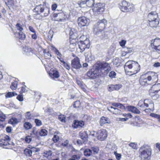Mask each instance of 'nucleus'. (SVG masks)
Listing matches in <instances>:
<instances>
[{
    "mask_svg": "<svg viewBox=\"0 0 160 160\" xmlns=\"http://www.w3.org/2000/svg\"><path fill=\"white\" fill-rule=\"evenodd\" d=\"M17 95V94L14 92H8L5 95V97L7 98H10L13 96Z\"/></svg>",
    "mask_w": 160,
    "mask_h": 160,
    "instance_id": "nucleus-33",
    "label": "nucleus"
},
{
    "mask_svg": "<svg viewBox=\"0 0 160 160\" xmlns=\"http://www.w3.org/2000/svg\"><path fill=\"white\" fill-rule=\"evenodd\" d=\"M18 122V119L15 118H12L8 121V123L11 124H14Z\"/></svg>",
    "mask_w": 160,
    "mask_h": 160,
    "instance_id": "nucleus-34",
    "label": "nucleus"
},
{
    "mask_svg": "<svg viewBox=\"0 0 160 160\" xmlns=\"http://www.w3.org/2000/svg\"><path fill=\"white\" fill-rule=\"evenodd\" d=\"M145 75H142L141 76L139 80V82L142 85H146L150 84L149 82H148L147 77H145Z\"/></svg>",
    "mask_w": 160,
    "mask_h": 160,
    "instance_id": "nucleus-17",
    "label": "nucleus"
},
{
    "mask_svg": "<svg viewBox=\"0 0 160 160\" xmlns=\"http://www.w3.org/2000/svg\"><path fill=\"white\" fill-rule=\"evenodd\" d=\"M147 78L148 82L154 81L158 78V75L156 73L153 72H149L147 73Z\"/></svg>",
    "mask_w": 160,
    "mask_h": 160,
    "instance_id": "nucleus-11",
    "label": "nucleus"
},
{
    "mask_svg": "<svg viewBox=\"0 0 160 160\" xmlns=\"http://www.w3.org/2000/svg\"><path fill=\"white\" fill-rule=\"evenodd\" d=\"M112 105L115 107L121 109H125V107L122 104L119 103H114L112 104Z\"/></svg>",
    "mask_w": 160,
    "mask_h": 160,
    "instance_id": "nucleus-29",
    "label": "nucleus"
},
{
    "mask_svg": "<svg viewBox=\"0 0 160 160\" xmlns=\"http://www.w3.org/2000/svg\"><path fill=\"white\" fill-rule=\"evenodd\" d=\"M94 0H86V3L87 6L90 7L93 6Z\"/></svg>",
    "mask_w": 160,
    "mask_h": 160,
    "instance_id": "nucleus-30",
    "label": "nucleus"
},
{
    "mask_svg": "<svg viewBox=\"0 0 160 160\" xmlns=\"http://www.w3.org/2000/svg\"><path fill=\"white\" fill-rule=\"evenodd\" d=\"M96 135L97 138L101 141L103 140L107 137V134L104 130L98 131Z\"/></svg>",
    "mask_w": 160,
    "mask_h": 160,
    "instance_id": "nucleus-10",
    "label": "nucleus"
},
{
    "mask_svg": "<svg viewBox=\"0 0 160 160\" xmlns=\"http://www.w3.org/2000/svg\"><path fill=\"white\" fill-rule=\"evenodd\" d=\"M57 7V4L56 3H54L52 4V10H55L56 9Z\"/></svg>",
    "mask_w": 160,
    "mask_h": 160,
    "instance_id": "nucleus-64",
    "label": "nucleus"
},
{
    "mask_svg": "<svg viewBox=\"0 0 160 160\" xmlns=\"http://www.w3.org/2000/svg\"><path fill=\"white\" fill-rule=\"evenodd\" d=\"M124 68L126 72H133V73H136L140 70V65L136 61H128L125 64Z\"/></svg>",
    "mask_w": 160,
    "mask_h": 160,
    "instance_id": "nucleus-2",
    "label": "nucleus"
},
{
    "mask_svg": "<svg viewBox=\"0 0 160 160\" xmlns=\"http://www.w3.org/2000/svg\"><path fill=\"white\" fill-rule=\"evenodd\" d=\"M10 140V137L6 135L2 139H0V146L3 148H7L9 146V144L8 142Z\"/></svg>",
    "mask_w": 160,
    "mask_h": 160,
    "instance_id": "nucleus-8",
    "label": "nucleus"
},
{
    "mask_svg": "<svg viewBox=\"0 0 160 160\" xmlns=\"http://www.w3.org/2000/svg\"><path fill=\"white\" fill-rule=\"evenodd\" d=\"M116 75V74L115 72L112 71L109 73V76L110 78H115Z\"/></svg>",
    "mask_w": 160,
    "mask_h": 160,
    "instance_id": "nucleus-49",
    "label": "nucleus"
},
{
    "mask_svg": "<svg viewBox=\"0 0 160 160\" xmlns=\"http://www.w3.org/2000/svg\"><path fill=\"white\" fill-rule=\"evenodd\" d=\"M110 121L109 118L104 116H102L100 118L99 123L101 126H102L106 123H109Z\"/></svg>",
    "mask_w": 160,
    "mask_h": 160,
    "instance_id": "nucleus-20",
    "label": "nucleus"
},
{
    "mask_svg": "<svg viewBox=\"0 0 160 160\" xmlns=\"http://www.w3.org/2000/svg\"><path fill=\"white\" fill-rule=\"evenodd\" d=\"M44 56L46 58H49L50 57H51L52 55L50 52L48 51L47 53H45Z\"/></svg>",
    "mask_w": 160,
    "mask_h": 160,
    "instance_id": "nucleus-55",
    "label": "nucleus"
},
{
    "mask_svg": "<svg viewBox=\"0 0 160 160\" xmlns=\"http://www.w3.org/2000/svg\"><path fill=\"white\" fill-rule=\"evenodd\" d=\"M18 85V82L17 81H15L14 82L12 83L10 86V88L12 90H14L16 89Z\"/></svg>",
    "mask_w": 160,
    "mask_h": 160,
    "instance_id": "nucleus-40",
    "label": "nucleus"
},
{
    "mask_svg": "<svg viewBox=\"0 0 160 160\" xmlns=\"http://www.w3.org/2000/svg\"><path fill=\"white\" fill-rule=\"evenodd\" d=\"M24 127L25 129L28 130L32 128V125L30 122H26L24 124Z\"/></svg>",
    "mask_w": 160,
    "mask_h": 160,
    "instance_id": "nucleus-35",
    "label": "nucleus"
},
{
    "mask_svg": "<svg viewBox=\"0 0 160 160\" xmlns=\"http://www.w3.org/2000/svg\"><path fill=\"white\" fill-rule=\"evenodd\" d=\"M111 70L110 64L108 63H98L96 65L95 69H92L87 72V76L90 79H94L99 76L106 74Z\"/></svg>",
    "mask_w": 160,
    "mask_h": 160,
    "instance_id": "nucleus-1",
    "label": "nucleus"
},
{
    "mask_svg": "<svg viewBox=\"0 0 160 160\" xmlns=\"http://www.w3.org/2000/svg\"><path fill=\"white\" fill-rule=\"evenodd\" d=\"M72 66L76 69H79L82 67L80 60L78 58H74L72 61Z\"/></svg>",
    "mask_w": 160,
    "mask_h": 160,
    "instance_id": "nucleus-12",
    "label": "nucleus"
},
{
    "mask_svg": "<svg viewBox=\"0 0 160 160\" xmlns=\"http://www.w3.org/2000/svg\"><path fill=\"white\" fill-rule=\"evenodd\" d=\"M45 6L41 4L37 6L34 8L35 12H36L38 14H40L41 13L43 12V9Z\"/></svg>",
    "mask_w": 160,
    "mask_h": 160,
    "instance_id": "nucleus-19",
    "label": "nucleus"
},
{
    "mask_svg": "<svg viewBox=\"0 0 160 160\" xmlns=\"http://www.w3.org/2000/svg\"><path fill=\"white\" fill-rule=\"evenodd\" d=\"M150 116L152 117L157 118L158 121L160 123V115L154 113H151L150 114Z\"/></svg>",
    "mask_w": 160,
    "mask_h": 160,
    "instance_id": "nucleus-39",
    "label": "nucleus"
},
{
    "mask_svg": "<svg viewBox=\"0 0 160 160\" xmlns=\"http://www.w3.org/2000/svg\"><path fill=\"white\" fill-rule=\"evenodd\" d=\"M104 4L101 3H97L93 6V8L92 9L93 11L95 12V14L97 13V14H99L104 11Z\"/></svg>",
    "mask_w": 160,
    "mask_h": 160,
    "instance_id": "nucleus-9",
    "label": "nucleus"
},
{
    "mask_svg": "<svg viewBox=\"0 0 160 160\" xmlns=\"http://www.w3.org/2000/svg\"><path fill=\"white\" fill-rule=\"evenodd\" d=\"M58 119L62 122H66L65 117L64 115H59L58 117Z\"/></svg>",
    "mask_w": 160,
    "mask_h": 160,
    "instance_id": "nucleus-45",
    "label": "nucleus"
},
{
    "mask_svg": "<svg viewBox=\"0 0 160 160\" xmlns=\"http://www.w3.org/2000/svg\"><path fill=\"white\" fill-rule=\"evenodd\" d=\"M79 135L82 141L83 142H85L88 141V134L87 132H80Z\"/></svg>",
    "mask_w": 160,
    "mask_h": 160,
    "instance_id": "nucleus-23",
    "label": "nucleus"
},
{
    "mask_svg": "<svg viewBox=\"0 0 160 160\" xmlns=\"http://www.w3.org/2000/svg\"><path fill=\"white\" fill-rule=\"evenodd\" d=\"M126 8L127 10H126V11L125 12H132L134 10V7L133 5L132 4H130V3H128V6H127Z\"/></svg>",
    "mask_w": 160,
    "mask_h": 160,
    "instance_id": "nucleus-26",
    "label": "nucleus"
},
{
    "mask_svg": "<svg viewBox=\"0 0 160 160\" xmlns=\"http://www.w3.org/2000/svg\"><path fill=\"white\" fill-rule=\"evenodd\" d=\"M43 9V12H42L44 13L43 16L46 17L49 13L50 8L45 6Z\"/></svg>",
    "mask_w": 160,
    "mask_h": 160,
    "instance_id": "nucleus-31",
    "label": "nucleus"
},
{
    "mask_svg": "<svg viewBox=\"0 0 160 160\" xmlns=\"http://www.w3.org/2000/svg\"><path fill=\"white\" fill-rule=\"evenodd\" d=\"M107 23V21L105 19L98 20L94 25L93 29L94 33L96 35H99L106 27Z\"/></svg>",
    "mask_w": 160,
    "mask_h": 160,
    "instance_id": "nucleus-3",
    "label": "nucleus"
},
{
    "mask_svg": "<svg viewBox=\"0 0 160 160\" xmlns=\"http://www.w3.org/2000/svg\"><path fill=\"white\" fill-rule=\"evenodd\" d=\"M92 153V150L91 149L87 148L84 150V155L86 157H89L91 156Z\"/></svg>",
    "mask_w": 160,
    "mask_h": 160,
    "instance_id": "nucleus-25",
    "label": "nucleus"
},
{
    "mask_svg": "<svg viewBox=\"0 0 160 160\" xmlns=\"http://www.w3.org/2000/svg\"><path fill=\"white\" fill-rule=\"evenodd\" d=\"M114 154L117 160H120L121 158V155L120 153H118L117 152H114Z\"/></svg>",
    "mask_w": 160,
    "mask_h": 160,
    "instance_id": "nucleus-48",
    "label": "nucleus"
},
{
    "mask_svg": "<svg viewBox=\"0 0 160 160\" xmlns=\"http://www.w3.org/2000/svg\"><path fill=\"white\" fill-rule=\"evenodd\" d=\"M59 139V138L58 136L57 135H54L53 138L52 140L53 141L55 142H58Z\"/></svg>",
    "mask_w": 160,
    "mask_h": 160,
    "instance_id": "nucleus-53",
    "label": "nucleus"
},
{
    "mask_svg": "<svg viewBox=\"0 0 160 160\" xmlns=\"http://www.w3.org/2000/svg\"><path fill=\"white\" fill-rule=\"evenodd\" d=\"M122 86L120 84L109 85L108 86V90L111 92L114 90H118L121 88Z\"/></svg>",
    "mask_w": 160,
    "mask_h": 160,
    "instance_id": "nucleus-16",
    "label": "nucleus"
},
{
    "mask_svg": "<svg viewBox=\"0 0 160 160\" xmlns=\"http://www.w3.org/2000/svg\"><path fill=\"white\" fill-rule=\"evenodd\" d=\"M146 100H145L144 102V104H141L140 105H139V103L138 104V105L140 107H143L144 106H146V107H148V104L145 103V102L146 101Z\"/></svg>",
    "mask_w": 160,
    "mask_h": 160,
    "instance_id": "nucleus-58",
    "label": "nucleus"
},
{
    "mask_svg": "<svg viewBox=\"0 0 160 160\" xmlns=\"http://www.w3.org/2000/svg\"><path fill=\"white\" fill-rule=\"evenodd\" d=\"M149 25L152 28H156L158 26L159 23V19L149 21Z\"/></svg>",
    "mask_w": 160,
    "mask_h": 160,
    "instance_id": "nucleus-22",
    "label": "nucleus"
},
{
    "mask_svg": "<svg viewBox=\"0 0 160 160\" xmlns=\"http://www.w3.org/2000/svg\"><path fill=\"white\" fill-rule=\"evenodd\" d=\"M25 118L28 119H30L32 118L31 114L29 112H27L25 113Z\"/></svg>",
    "mask_w": 160,
    "mask_h": 160,
    "instance_id": "nucleus-50",
    "label": "nucleus"
},
{
    "mask_svg": "<svg viewBox=\"0 0 160 160\" xmlns=\"http://www.w3.org/2000/svg\"><path fill=\"white\" fill-rule=\"evenodd\" d=\"M151 46L155 50L160 51V38H156L152 40L151 42Z\"/></svg>",
    "mask_w": 160,
    "mask_h": 160,
    "instance_id": "nucleus-7",
    "label": "nucleus"
},
{
    "mask_svg": "<svg viewBox=\"0 0 160 160\" xmlns=\"http://www.w3.org/2000/svg\"><path fill=\"white\" fill-rule=\"evenodd\" d=\"M16 27L17 29L20 32H22L23 30L22 26L20 23H17L16 25Z\"/></svg>",
    "mask_w": 160,
    "mask_h": 160,
    "instance_id": "nucleus-43",
    "label": "nucleus"
},
{
    "mask_svg": "<svg viewBox=\"0 0 160 160\" xmlns=\"http://www.w3.org/2000/svg\"><path fill=\"white\" fill-rule=\"evenodd\" d=\"M25 87H22L21 88V90L20 91V94H22L23 92H26V89H25V87H26V86H24Z\"/></svg>",
    "mask_w": 160,
    "mask_h": 160,
    "instance_id": "nucleus-60",
    "label": "nucleus"
},
{
    "mask_svg": "<svg viewBox=\"0 0 160 160\" xmlns=\"http://www.w3.org/2000/svg\"><path fill=\"white\" fill-rule=\"evenodd\" d=\"M23 53L27 55H32L34 53V51L29 47L25 46L23 48Z\"/></svg>",
    "mask_w": 160,
    "mask_h": 160,
    "instance_id": "nucleus-15",
    "label": "nucleus"
},
{
    "mask_svg": "<svg viewBox=\"0 0 160 160\" xmlns=\"http://www.w3.org/2000/svg\"><path fill=\"white\" fill-rule=\"evenodd\" d=\"M52 76L53 78H58L59 77L58 72L57 70H53V71Z\"/></svg>",
    "mask_w": 160,
    "mask_h": 160,
    "instance_id": "nucleus-41",
    "label": "nucleus"
},
{
    "mask_svg": "<svg viewBox=\"0 0 160 160\" xmlns=\"http://www.w3.org/2000/svg\"><path fill=\"white\" fill-rule=\"evenodd\" d=\"M31 150L32 151V152H38L39 150L38 148H37L33 147L31 148Z\"/></svg>",
    "mask_w": 160,
    "mask_h": 160,
    "instance_id": "nucleus-62",
    "label": "nucleus"
},
{
    "mask_svg": "<svg viewBox=\"0 0 160 160\" xmlns=\"http://www.w3.org/2000/svg\"><path fill=\"white\" fill-rule=\"evenodd\" d=\"M126 43V41L124 40H122L120 42H119V44L120 45L123 47L124 46Z\"/></svg>",
    "mask_w": 160,
    "mask_h": 160,
    "instance_id": "nucleus-59",
    "label": "nucleus"
},
{
    "mask_svg": "<svg viewBox=\"0 0 160 160\" xmlns=\"http://www.w3.org/2000/svg\"><path fill=\"white\" fill-rule=\"evenodd\" d=\"M152 88L154 89H156V90H155V91L156 92H158L160 90V84L153 85L152 86Z\"/></svg>",
    "mask_w": 160,
    "mask_h": 160,
    "instance_id": "nucleus-37",
    "label": "nucleus"
},
{
    "mask_svg": "<svg viewBox=\"0 0 160 160\" xmlns=\"http://www.w3.org/2000/svg\"><path fill=\"white\" fill-rule=\"evenodd\" d=\"M18 38L19 39L22 40H23L25 39L26 38L25 35L23 32H21L18 33Z\"/></svg>",
    "mask_w": 160,
    "mask_h": 160,
    "instance_id": "nucleus-36",
    "label": "nucleus"
},
{
    "mask_svg": "<svg viewBox=\"0 0 160 160\" xmlns=\"http://www.w3.org/2000/svg\"><path fill=\"white\" fill-rule=\"evenodd\" d=\"M128 4V2L125 0H123L121 3L119 4V8L123 12H125L126 11L127 7Z\"/></svg>",
    "mask_w": 160,
    "mask_h": 160,
    "instance_id": "nucleus-18",
    "label": "nucleus"
},
{
    "mask_svg": "<svg viewBox=\"0 0 160 160\" xmlns=\"http://www.w3.org/2000/svg\"><path fill=\"white\" fill-rule=\"evenodd\" d=\"M70 38L72 39H75L77 37V34L75 33H73L72 31L70 32Z\"/></svg>",
    "mask_w": 160,
    "mask_h": 160,
    "instance_id": "nucleus-44",
    "label": "nucleus"
},
{
    "mask_svg": "<svg viewBox=\"0 0 160 160\" xmlns=\"http://www.w3.org/2000/svg\"><path fill=\"white\" fill-rule=\"evenodd\" d=\"M78 45L80 50L83 52L86 49H88L90 46L89 41L86 39L84 41H80L78 42Z\"/></svg>",
    "mask_w": 160,
    "mask_h": 160,
    "instance_id": "nucleus-6",
    "label": "nucleus"
},
{
    "mask_svg": "<svg viewBox=\"0 0 160 160\" xmlns=\"http://www.w3.org/2000/svg\"><path fill=\"white\" fill-rule=\"evenodd\" d=\"M39 135L41 136H44L47 135L48 131L45 129H42L39 132Z\"/></svg>",
    "mask_w": 160,
    "mask_h": 160,
    "instance_id": "nucleus-32",
    "label": "nucleus"
},
{
    "mask_svg": "<svg viewBox=\"0 0 160 160\" xmlns=\"http://www.w3.org/2000/svg\"><path fill=\"white\" fill-rule=\"evenodd\" d=\"M17 99L20 102L22 101L23 100L22 95L21 94L18 95L17 97Z\"/></svg>",
    "mask_w": 160,
    "mask_h": 160,
    "instance_id": "nucleus-54",
    "label": "nucleus"
},
{
    "mask_svg": "<svg viewBox=\"0 0 160 160\" xmlns=\"http://www.w3.org/2000/svg\"><path fill=\"white\" fill-rule=\"evenodd\" d=\"M123 116L124 117L128 118V119L130 118H131L132 117V115L129 113H124L123 114Z\"/></svg>",
    "mask_w": 160,
    "mask_h": 160,
    "instance_id": "nucleus-57",
    "label": "nucleus"
},
{
    "mask_svg": "<svg viewBox=\"0 0 160 160\" xmlns=\"http://www.w3.org/2000/svg\"><path fill=\"white\" fill-rule=\"evenodd\" d=\"M52 154V151L50 150L48 151H46L43 153V156L48 158L49 156H50Z\"/></svg>",
    "mask_w": 160,
    "mask_h": 160,
    "instance_id": "nucleus-42",
    "label": "nucleus"
},
{
    "mask_svg": "<svg viewBox=\"0 0 160 160\" xmlns=\"http://www.w3.org/2000/svg\"><path fill=\"white\" fill-rule=\"evenodd\" d=\"M129 145V146L133 149H135L136 148V146L134 143H131Z\"/></svg>",
    "mask_w": 160,
    "mask_h": 160,
    "instance_id": "nucleus-63",
    "label": "nucleus"
},
{
    "mask_svg": "<svg viewBox=\"0 0 160 160\" xmlns=\"http://www.w3.org/2000/svg\"><path fill=\"white\" fill-rule=\"evenodd\" d=\"M29 30L32 32L33 33L36 32V31L34 28L31 26H29L28 28Z\"/></svg>",
    "mask_w": 160,
    "mask_h": 160,
    "instance_id": "nucleus-61",
    "label": "nucleus"
},
{
    "mask_svg": "<svg viewBox=\"0 0 160 160\" xmlns=\"http://www.w3.org/2000/svg\"><path fill=\"white\" fill-rule=\"evenodd\" d=\"M78 25L82 27L88 26L90 22V20L88 18L82 16L78 18Z\"/></svg>",
    "mask_w": 160,
    "mask_h": 160,
    "instance_id": "nucleus-5",
    "label": "nucleus"
},
{
    "mask_svg": "<svg viewBox=\"0 0 160 160\" xmlns=\"http://www.w3.org/2000/svg\"><path fill=\"white\" fill-rule=\"evenodd\" d=\"M85 123L83 121H79L77 120H74L72 124V127L75 128H82L84 126Z\"/></svg>",
    "mask_w": 160,
    "mask_h": 160,
    "instance_id": "nucleus-13",
    "label": "nucleus"
},
{
    "mask_svg": "<svg viewBox=\"0 0 160 160\" xmlns=\"http://www.w3.org/2000/svg\"><path fill=\"white\" fill-rule=\"evenodd\" d=\"M34 122L37 126H39L42 125L41 121L38 119H35Z\"/></svg>",
    "mask_w": 160,
    "mask_h": 160,
    "instance_id": "nucleus-47",
    "label": "nucleus"
},
{
    "mask_svg": "<svg viewBox=\"0 0 160 160\" xmlns=\"http://www.w3.org/2000/svg\"><path fill=\"white\" fill-rule=\"evenodd\" d=\"M140 152V156L142 159L148 160L150 159L151 154V149L146 145L141 147L139 150Z\"/></svg>",
    "mask_w": 160,
    "mask_h": 160,
    "instance_id": "nucleus-4",
    "label": "nucleus"
},
{
    "mask_svg": "<svg viewBox=\"0 0 160 160\" xmlns=\"http://www.w3.org/2000/svg\"><path fill=\"white\" fill-rule=\"evenodd\" d=\"M91 149L92 150V151L93 152L94 154L98 153L99 150L98 148L97 147H91Z\"/></svg>",
    "mask_w": 160,
    "mask_h": 160,
    "instance_id": "nucleus-46",
    "label": "nucleus"
},
{
    "mask_svg": "<svg viewBox=\"0 0 160 160\" xmlns=\"http://www.w3.org/2000/svg\"><path fill=\"white\" fill-rule=\"evenodd\" d=\"M72 158L74 160H79L80 158V155L78 154H76L73 155Z\"/></svg>",
    "mask_w": 160,
    "mask_h": 160,
    "instance_id": "nucleus-52",
    "label": "nucleus"
},
{
    "mask_svg": "<svg viewBox=\"0 0 160 160\" xmlns=\"http://www.w3.org/2000/svg\"><path fill=\"white\" fill-rule=\"evenodd\" d=\"M32 138H31L30 136H27L25 139V141L28 143H29L31 141Z\"/></svg>",
    "mask_w": 160,
    "mask_h": 160,
    "instance_id": "nucleus-56",
    "label": "nucleus"
},
{
    "mask_svg": "<svg viewBox=\"0 0 160 160\" xmlns=\"http://www.w3.org/2000/svg\"><path fill=\"white\" fill-rule=\"evenodd\" d=\"M113 110H111L112 112L115 114H120L121 111L116 108L113 107Z\"/></svg>",
    "mask_w": 160,
    "mask_h": 160,
    "instance_id": "nucleus-38",
    "label": "nucleus"
},
{
    "mask_svg": "<svg viewBox=\"0 0 160 160\" xmlns=\"http://www.w3.org/2000/svg\"><path fill=\"white\" fill-rule=\"evenodd\" d=\"M64 15L62 12L58 13V18H57L56 20L58 21H62L64 19Z\"/></svg>",
    "mask_w": 160,
    "mask_h": 160,
    "instance_id": "nucleus-27",
    "label": "nucleus"
},
{
    "mask_svg": "<svg viewBox=\"0 0 160 160\" xmlns=\"http://www.w3.org/2000/svg\"><path fill=\"white\" fill-rule=\"evenodd\" d=\"M85 56L86 60L91 61L94 59L93 56L92 55L91 51L89 50L88 52L85 53Z\"/></svg>",
    "mask_w": 160,
    "mask_h": 160,
    "instance_id": "nucleus-24",
    "label": "nucleus"
},
{
    "mask_svg": "<svg viewBox=\"0 0 160 160\" xmlns=\"http://www.w3.org/2000/svg\"><path fill=\"white\" fill-rule=\"evenodd\" d=\"M6 116L3 113H0V121L3 122L6 119Z\"/></svg>",
    "mask_w": 160,
    "mask_h": 160,
    "instance_id": "nucleus-51",
    "label": "nucleus"
},
{
    "mask_svg": "<svg viewBox=\"0 0 160 160\" xmlns=\"http://www.w3.org/2000/svg\"><path fill=\"white\" fill-rule=\"evenodd\" d=\"M24 154L27 156L30 157L32 155V151L28 148H26L24 151Z\"/></svg>",
    "mask_w": 160,
    "mask_h": 160,
    "instance_id": "nucleus-28",
    "label": "nucleus"
},
{
    "mask_svg": "<svg viewBox=\"0 0 160 160\" xmlns=\"http://www.w3.org/2000/svg\"><path fill=\"white\" fill-rule=\"evenodd\" d=\"M148 19L149 21L159 18L158 14L156 12H151L148 14Z\"/></svg>",
    "mask_w": 160,
    "mask_h": 160,
    "instance_id": "nucleus-14",
    "label": "nucleus"
},
{
    "mask_svg": "<svg viewBox=\"0 0 160 160\" xmlns=\"http://www.w3.org/2000/svg\"><path fill=\"white\" fill-rule=\"evenodd\" d=\"M127 109L129 111L135 113L140 114V112L135 107L132 106H128Z\"/></svg>",
    "mask_w": 160,
    "mask_h": 160,
    "instance_id": "nucleus-21",
    "label": "nucleus"
}]
</instances>
